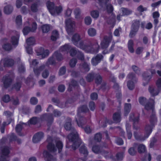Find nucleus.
<instances>
[{
    "label": "nucleus",
    "mask_w": 161,
    "mask_h": 161,
    "mask_svg": "<svg viewBox=\"0 0 161 161\" xmlns=\"http://www.w3.org/2000/svg\"><path fill=\"white\" fill-rule=\"evenodd\" d=\"M89 109L86 105H83L78 108V114L75 119L79 127L82 128L86 121L85 119L81 116V113L86 112Z\"/></svg>",
    "instance_id": "obj_5"
},
{
    "label": "nucleus",
    "mask_w": 161,
    "mask_h": 161,
    "mask_svg": "<svg viewBox=\"0 0 161 161\" xmlns=\"http://www.w3.org/2000/svg\"><path fill=\"white\" fill-rule=\"evenodd\" d=\"M14 63V61L13 60L8 58H5L4 59H2L0 61V71H2L3 70V66H11L13 65Z\"/></svg>",
    "instance_id": "obj_15"
},
{
    "label": "nucleus",
    "mask_w": 161,
    "mask_h": 161,
    "mask_svg": "<svg viewBox=\"0 0 161 161\" xmlns=\"http://www.w3.org/2000/svg\"><path fill=\"white\" fill-rule=\"evenodd\" d=\"M38 64L39 62L36 59H34L31 63L30 62V67L33 68L34 73L36 75H38L45 67V65L43 64L40 66L38 68L35 69V67Z\"/></svg>",
    "instance_id": "obj_11"
},
{
    "label": "nucleus",
    "mask_w": 161,
    "mask_h": 161,
    "mask_svg": "<svg viewBox=\"0 0 161 161\" xmlns=\"http://www.w3.org/2000/svg\"><path fill=\"white\" fill-rule=\"evenodd\" d=\"M47 6L49 12L52 15H58L63 11V8L61 6L54 7L53 3L47 2Z\"/></svg>",
    "instance_id": "obj_6"
},
{
    "label": "nucleus",
    "mask_w": 161,
    "mask_h": 161,
    "mask_svg": "<svg viewBox=\"0 0 161 161\" xmlns=\"http://www.w3.org/2000/svg\"><path fill=\"white\" fill-rule=\"evenodd\" d=\"M19 40V34L17 33L15 36H13L11 37V42L13 46H16L18 44Z\"/></svg>",
    "instance_id": "obj_30"
},
{
    "label": "nucleus",
    "mask_w": 161,
    "mask_h": 161,
    "mask_svg": "<svg viewBox=\"0 0 161 161\" xmlns=\"http://www.w3.org/2000/svg\"><path fill=\"white\" fill-rule=\"evenodd\" d=\"M71 119L70 118H68L67 121L64 125L66 130H71L72 131L67 136L69 141H67L66 147L70 148L71 147L72 148L75 150L79 147L80 145H81L80 148V152L81 153L84 155L85 157L82 160L83 161H85L86 160V157L88 154L87 150L84 143L82 142L81 140L79 138L76 130L71 127Z\"/></svg>",
    "instance_id": "obj_1"
},
{
    "label": "nucleus",
    "mask_w": 161,
    "mask_h": 161,
    "mask_svg": "<svg viewBox=\"0 0 161 161\" xmlns=\"http://www.w3.org/2000/svg\"><path fill=\"white\" fill-rule=\"evenodd\" d=\"M112 38L111 35L109 36H104L103 41L101 43V46L102 48H106L108 47L109 43L111 42Z\"/></svg>",
    "instance_id": "obj_20"
},
{
    "label": "nucleus",
    "mask_w": 161,
    "mask_h": 161,
    "mask_svg": "<svg viewBox=\"0 0 161 161\" xmlns=\"http://www.w3.org/2000/svg\"><path fill=\"white\" fill-rule=\"evenodd\" d=\"M94 77V75L93 73H90L88 75L86 79L88 81L90 82L93 80Z\"/></svg>",
    "instance_id": "obj_57"
},
{
    "label": "nucleus",
    "mask_w": 161,
    "mask_h": 161,
    "mask_svg": "<svg viewBox=\"0 0 161 161\" xmlns=\"http://www.w3.org/2000/svg\"><path fill=\"white\" fill-rule=\"evenodd\" d=\"M140 25V21H135L132 25V29L130 32V36L132 38L136 35L137 31Z\"/></svg>",
    "instance_id": "obj_19"
},
{
    "label": "nucleus",
    "mask_w": 161,
    "mask_h": 161,
    "mask_svg": "<svg viewBox=\"0 0 161 161\" xmlns=\"http://www.w3.org/2000/svg\"><path fill=\"white\" fill-rule=\"evenodd\" d=\"M37 8V4L36 3H34L31 6V10L33 12H36L38 10Z\"/></svg>",
    "instance_id": "obj_55"
},
{
    "label": "nucleus",
    "mask_w": 161,
    "mask_h": 161,
    "mask_svg": "<svg viewBox=\"0 0 161 161\" xmlns=\"http://www.w3.org/2000/svg\"><path fill=\"white\" fill-rule=\"evenodd\" d=\"M50 27L51 26L49 25L45 24L43 25L42 27L43 32L44 33L48 32L50 30Z\"/></svg>",
    "instance_id": "obj_42"
},
{
    "label": "nucleus",
    "mask_w": 161,
    "mask_h": 161,
    "mask_svg": "<svg viewBox=\"0 0 161 161\" xmlns=\"http://www.w3.org/2000/svg\"><path fill=\"white\" fill-rule=\"evenodd\" d=\"M149 91L151 95L153 96L157 95L158 93V90L155 89L153 86H150Z\"/></svg>",
    "instance_id": "obj_36"
},
{
    "label": "nucleus",
    "mask_w": 161,
    "mask_h": 161,
    "mask_svg": "<svg viewBox=\"0 0 161 161\" xmlns=\"http://www.w3.org/2000/svg\"><path fill=\"white\" fill-rule=\"evenodd\" d=\"M115 141L116 143L118 145H121L123 144V141L120 138H117Z\"/></svg>",
    "instance_id": "obj_64"
},
{
    "label": "nucleus",
    "mask_w": 161,
    "mask_h": 161,
    "mask_svg": "<svg viewBox=\"0 0 161 161\" xmlns=\"http://www.w3.org/2000/svg\"><path fill=\"white\" fill-rule=\"evenodd\" d=\"M21 82L17 81L14 86L13 88L17 91H18L21 87Z\"/></svg>",
    "instance_id": "obj_52"
},
{
    "label": "nucleus",
    "mask_w": 161,
    "mask_h": 161,
    "mask_svg": "<svg viewBox=\"0 0 161 161\" xmlns=\"http://www.w3.org/2000/svg\"><path fill=\"white\" fill-rule=\"evenodd\" d=\"M136 151L134 147H132L130 148L128 150V153L129 154L132 156L135 155L136 153Z\"/></svg>",
    "instance_id": "obj_59"
},
{
    "label": "nucleus",
    "mask_w": 161,
    "mask_h": 161,
    "mask_svg": "<svg viewBox=\"0 0 161 161\" xmlns=\"http://www.w3.org/2000/svg\"><path fill=\"white\" fill-rule=\"evenodd\" d=\"M15 22L17 25L19 27L22 24V19L21 16L18 15L16 18Z\"/></svg>",
    "instance_id": "obj_43"
},
{
    "label": "nucleus",
    "mask_w": 161,
    "mask_h": 161,
    "mask_svg": "<svg viewBox=\"0 0 161 161\" xmlns=\"http://www.w3.org/2000/svg\"><path fill=\"white\" fill-rule=\"evenodd\" d=\"M92 19L90 16H87L85 19V22L86 25H90L92 22Z\"/></svg>",
    "instance_id": "obj_50"
},
{
    "label": "nucleus",
    "mask_w": 161,
    "mask_h": 161,
    "mask_svg": "<svg viewBox=\"0 0 161 161\" xmlns=\"http://www.w3.org/2000/svg\"><path fill=\"white\" fill-rule=\"evenodd\" d=\"M47 141L48 144L47 146V148L51 152L55 153L58 150V153H60L63 147V144L61 141L58 138L53 139L51 137L47 138Z\"/></svg>",
    "instance_id": "obj_4"
},
{
    "label": "nucleus",
    "mask_w": 161,
    "mask_h": 161,
    "mask_svg": "<svg viewBox=\"0 0 161 161\" xmlns=\"http://www.w3.org/2000/svg\"><path fill=\"white\" fill-rule=\"evenodd\" d=\"M124 156V153L123 152L119 153L116 154V158L118 160H122Z\"/></svg>",
    "instance_id": "obj_54"
},
{
    "label": "nucleus",
    "mask_w": 161,
    "mask_h": 161,
    "mask_svg": "<svg viewBox=\"0 0 161 161\" xmlns=\"http://www.w3.org/2000/svg\"><path fill=\"white\" fill-rule=\"evenodd\" d=\"M13 77V74L12 73H9L3 77L2 81L5 87H8L11 85Z\"/></svg>",
    "instance_id": "obj_14"
},
{
    "label": "nucleus",
    "mask_w": 161,
    "mask_h": 161,
    "mask_svg": "<svg viewBox=\"0 0 161 161\" xmlns=\"http://www.w3.org/2000/svg\"><path fill=\"white\" fill-rule=\"evenodd\" d=\"M102 80L101 76L99 75H97L96 76L95 82L97 84L101 83Z\"/></svg>",
    "instance_id": "obj_56"
},
{
    "label": "nucleus",
    "mask_w": 161,
    "mask_h": 161,
    "mask_svg": "<svg viewBox=\"0 0 161 161\" xmlns=\"http://www.w3.org/2000/svg\"><path fill=\"white\" fill-rule=\"evenodd\" d=\"M139 118V115L136 114L135 115L134 114L131 113L130 114L129 120L130 121H133V129L136 130V131H134V136L135 138L137 140L143 141L148 138L151 133L153 127L157 123V119L155 117V114L153 113L150 117V121L151 125H146L145 128L144 136H142L137 131L139 129V127L136 126V125L138 122Z\"/></svg>",
    "instance_id": "obj_2"
},
{
    "label": "nucleus",
    "mask_w": 161,
    "mask_h": 161,
    "mask_svg": "<svg viewBox=\"0 0 161 161\" xmlns=\"http://www.w3.org/2000/svg\"><path fill=\"white\" fill-rule=\"evenodd\" d=\"M95 139L97 142H100L102 138V135L100 133H98L96 134L95 136Z\"/></svg>",
    "instance_id": "obj_58"
},
{
    "label": "nucleus",
    "mask_w": 161,
    "mask_h": 161,
    "mask_svg": "<svg viewBox=\"0 0 161 161\" xmlns=\"http://www.w3.org/2000/svg\"><path fill=\"white\" fill-rule=\"evenodd\" d=\"M92 150L94 153H98L101 152L100 147L96 145H93Z\"/></svg>",
    "instance_id": "obj_41"
},
{
    "label": "nucleus",
    "mask_w": 161,
    "mask_h": 161,
    "mask_svg": "<svg viewBox=\"0 0 161 161\" xmlns=\"http://www.w3.org/2000/svg\"><path fill=\"white\" fill-rule=\"evenodd\" d=\"M133 41L130 40L129 41L128 44V48L129 51L131 53L134 52V49L133 48Z\"/></svg>",
    "instance_id": "obj_38"
},
{
    "label": "nucleus",
    "mask_w": 161,
    "mask_h": 161,
    "mask_svg": "<svg viewBox=\"0 0 161 161\" xmlns=\"http://www.w3.org/2000/svg\"><path fill=\"white\" fill-rule=\"evenodd\" d=\"M65 24L66 31L69 35H71L74 31L75 23L73 20L69 19L66 20Z\"/></svg>",
    "instance_id": "obj_12"
},
{
    "label": "nucleus",
    "mask_w": 161,
    "mask_h": 161,
    "mask_svg": "<svg viewBox=\"0 0 161 161\" xmlns=\"http://www.w3.org/2000/svg\"><path fill=\"white\" fill-rule=\"evenodd\" d=\"M71 46L69 44H65L64 46H62L60 48L59 52H64L65 53H67L70 49Z\"/></svg>",
    "instance_id": "obj_27"
},
{
    "label": "nucleus",
    "mask_w": 161,
    "mask_h": 161,
    "mask_svg": "<svg viewBox=\"0 0 161 161\" xmlns=\"http://www.w3.org/2000/svg\"><path fill=\"white\" fill-rule=\"evenodd\" d=\"M146 147L143 144H140L138 147V151L139 153H144L146 151Z\"/></svg>",
    "instance_id": "obj_44"
},
{
    "label": "nucleus",
    "mask_w": 161,
    "mask_h": 161,
    "mask_svg": "<svg viewBox=\"0 0 161 161\" xmlns=\"http://www.w3.org/2000/svg\"><path fill=\"white\" fill-rule=\"evenodd\" d=\"M11 101L13 104L14 105H18L19 104V99L17 97L12 98Z\"/></svg>",
    "instance_id": "obj_62"
},
{
    "label": "nucleus",
    "mask_w": 161,
    "mask_h": 161,
    "mask_svg": "<svg viewBox=\"0 0 161 161\" xmlns=\"http://www.w3.org/2000/svg\"><path fill=\"white\" fill-rule=\"evenodd\" d=\"M155 73V71L154 69L149 70L146 73H144L143 74V77L144 80L143 85L145 86V82L147 83L151 79L152 75Z\"/></svg>",
    "instance_id": "obj_17"
},
{
    "label": "nucleus",
    "mask_w": 161,
    "mask_h": 161,
    "mask_svg": "<svg viewBox=\"0 0 161 161\" xmlns=\"http://www.w3.org/2000/svg\"><path fill=\"white\" fill-rule=\"evenodd\" d=\"M123 14L122 15H128L130 14L132 11L127 8H122L121 9Z\"/></svg>",
    "instance_id": "obj_47"
},
{
    "label": "nucleus",
    "mask_w": 161,
    "mask_h": 161,
    "mask_svg": "<svg viewBox=\"0 0 161 161\" xmlns=\"http://www.w3.org/2000/svg\"><path fill=\"white\" fill-rule=\"evenodd\" d=\"M66 71V67L65 66H63L61 68L59 71V75H62L65 73Z\"/></svg>",
    "instance_id": "obj_53"
},
{
    "label": "nucleus",
    "mask_w": 161,
    "mask_h": 161,
    "mask_svg": "<svg viewBox=\"0 0 161 161\" xmlns=\"http://www.w3.org/2000/svg\"><path fill=\"white\" fill-rule=\"evenodd\" d=\"M113 119L116 122H119L121 121L120 112H119L114 113L113 116Z\"/></svg>",
    "instance_id": "obj_32"
},
{
    "label": "nucleus",
    "mask_w": 161,
    "mask_h": 161,
    "mask_svg": "<svg viewBox=\"0 0 161 161\" xmlns=\"http://www.w3.org/2000/svg\"><path fill=\"white\" fill-rule=\"evenodd\" d=\"M131 125L128 124L126 125V128L127 132V135L128 139H131L132 136V133L130 130Z\"/></svg>",
    "instance_id": "obj_33"
},
{
    "label": "nucleus",
    "mask_w": 161,
    "mask_h": 161,
    "mask_svg": "<svg viewBox=\"0 0 161 161\" xmlns=\"http://www.w3.org/2000/svg\"><path fill=\"white\" fill-rule=\"evenodd\" d=\"M43 155L45 160L47 161H56V158L47 151H45L43 152Z\"/></svg>",
    "instance_id": "obj_24"
},
{
    "label": "nucleus",
    "mask_w": 161,
    "mask_h": 161,
    "mask_svg": "<svg viewBox=\"0 0 161 161\" xmlns=\"http://www.w3.org/2000/svg\"><path fill=\"white\" fill-rule=\"evenodd\" d=\"M26 45H25L26 50L27 53L31 54L33 51L31 46L35 44V39L33 37H31L26 40Z\"/></svg>",
    "instance_id": "obj_13"
},
{
    "label": "nucleus",
    "mask_w": 161,
    "mask_h": 161,
    "mask_svg": "<svg viewBox=\"0 0 161 161\" xmlns=\"http://www.w3.org/2000/svg\"><path fill=\"white\" fill-rule=\"evenodd\" d=\"M138 101L139 103L144 106L146 110L152 109L153 111L154 104V101L153 99H150L149 101H148L145 97H141L139 98Z\"/></svg>",
    "instance_id": "obj_8"
},
{
    "label": "nucleus",
    "mask_w": 161,
    "mask_h": 161,
    "mask_svg": "<svg viewBox=\"0 0 161 161\" xmlns=\"http://www.w3.org/2000/svg\"><path fill=\"white\" fill-rule=\"evenodd\" d=\"M80 36L78 34H75L73 35L72 38L73 43L76 46L84 50L86 52L91 53H97L99 49V46L97 43L95 45L96 48H94L91 46H88L85 44L82 41H80Z\"/></svg>",
    "instance_id": "obj_3"
},
{
    "label": "nucleus",
    "mask_w": 161,
    "mask_h": 161,
    "mask_svg": "<svg viewBox=\"0 0 161 161\" xmlns=\"http://www.w3.org/2000/svg\"><path fill=\"white\" fill-rule=\"evenodd\" d=\"M27 123H20L19 124L17 125L16 127V130L17 132L20 136H22L20 132L23 127L24 125H27Z\"/></svg>",
    "instance_id": "obj_31"
},
{
    "label": "nucleus",
    "mask_w": 161,
    "mask_h": 161,
    "mask_svg": "<svg viewBox=\"0 0 161 161\" xmlns=\"http://www.w3.org/2000/svg\"><path fill=\"white\" fill-rule=\"evenodd\" d=\"M43 136L44 134L42 132H38L34 136L32 139L33 142L34 143H37L43 138Z\"/></svg>",
    "instance_id": "obj_23"
},
{
    "label": "nucleus",
    "mask_w": 161,
    "mask_h": 161,
    "mask_svg": "<svg viewBox=\"0 0 161 161\" xmlns=\"http://www.w3.org/2000/svg\"><path fill=\"white\" fill-rule=\"evenodd\" d=\"M89 107L91 110H94L95 108V105L94 102H90L89 103Z\"/></svg>",
    "instance_id": "obj_63"
},
{
    "label": "nucleus",
    "mask_w": 161,
    "mask_h": 161,
    "mask_svg": "<svg viewBox=\"0 0 161 161\" xmlns=\"http://www.w3.org/2000/svg\"><path fill=\"white\" fill-rule=\"evenodd\" d=\"M80 68L83 72H88L90 70L89 64L86 62H84L82 64L80 65Z\"/></svg>",
    "instance_id": "obj_28"
},
{
    "label": "nucleus",
    "mask_w": 161,
    "mask_h": 161,
    "mask_svg": "<svg viewBox=\"0 0 161 161\" xmlns=\"http://www.w3.org/2000/svg\"><path fill=\"white\" fill-rule=\"evenodd\" d=\"M63 58L61 54L56 52L53 54L52 56L50 57L46 62L45 66H49V65H54L56 64V59L58 61L63 59Z\"/></svg>",
    "instance_id": "obj_7"
},
{
    "label": "nucleus",
    "mask_w": 161,
    "mask_h": 161,
    "mask_svg": "<svg viewBox=\"0 0 161 161\" xmlns=\"http://www.w3.org/2000/svg\"><path fill=\"white\" fill-rule=\"evenodd\" d=\"M90 14L93 18L97 19L99 17V12L97 10H93L91 11Z\"/></svg>",
    "instance_id": "obj_39"
},
{
    "label": "nucleus",
    "mask_w": 161,
    "mask_h": 161,
    "mask_svg": "<svg viewBox=\"0 0 161 161\" xmlns=\"http://www.w3.org/2000/svg\"><path fill=\"white\" fill-rule=\"evenodd\" d=\"M103 58V56L101 54L97 55L95 57L92 58V64L93 66H96L100 62Z\"/></svg>",
    "instance_id": "obj_25"
},
{
    "label": "nucleus",
    "mask_w": 161,
    "mask_h": 161,
    "mask_svg": "<svg viewBox=\"0 0 161 161\" xmlns=\"http://www.w3.org/2000/svg\"><path fill=\"white\" fill-rule=\"evenodd\" d=\"M2 99L4 102L8 103L10 100V97L8 95H6L3 97Z\"/></svg>",
    "instance_id": "obj_60"
},
{
    "label": "nucleus",
    "mask_w": 161,
    "mask_h": 161,
    "mask_svg": "<svg viewBox=\"0 0 161 161\" xmlns=\"http://www.w3.org/2000/svg\"><path fill=\"white\" fill-rule=\"evenodd\" d=\"M59 37V34L58 31L56 30H54L52 31L51 37V40L53 41H56Z\"/></svg>",
    "instance_id": "obj_35"
},
{
    "label": "nucleus",
    "mask_w": 161,
    "mask_h": 161,
    "mask_svg": "<svg viewBox=\"0 0 161 161\" xmlns=\"http://www.w3.org/2000/svg\"><path fill=\"white\" fill-rule=\"evenodd\" d=\"M3 48L6 51H9L12 49V46L10 44L7 43L3 46Z\"/></svg>",
    "instance_id": "obj_48"
},
{
    "label": "nucleus",
    "mask_w": 161,
    "mask_h": 161,
    "mask_svg": "<svg viewBox=\"0 0 161 161\" xmlns=\"http://www.w3.org/2000/svg\"><path fill=\"white\" fill-rule=\"evenodd\" d=\"M30 102L31 104L35 105L37 103L38 100L35 97H32L30 100Z\"/></svg>",
    "instance_id": "obj_61"
},
{
    "label": "nucleus",
    "mask_w": 161,
    "mask_h": 161,
    "mask_svg": "<svg viewBox=\"0 0 161 161\" xmlns=\"http://www.w3.org/2000/svg\"><path fill=\"white\" fill-rule=\"evenodd\" d=\"M87 33L89 36L93 37L95 36L97 34L96 30L93 28H91L87 30Z\"/></svg>",
    "instance_id": "obj_34"
},
{
    "label": "nucleus",
    "mask_w": 161,
    "mask_h": 161,
    "mask_svg": "<svg viewBox=\"0 0 161 161\" xmlns=\"http://www.w3.org/2000/svg\"><path fill=\"white\" fill-rule=\"evenodd\" d=\"M100 5L102 7H103V5H105L106 6V9L108 13H111L113 10V8L112 5L109 3L107 4V2L109 0H98Z\"/></svg>",
    "instance_id": "obj_21"
},
{
    "label": "nucleus",
    "mask_w": 161,
    "mask_h": 161,
    "mask_svg": "<svg viewBox=\"0 0 161 161\" xmlns=\"http://www.w3.org/2000/svg\"><path fill=\"white\" fill-rule=\"evenodd\" d=\"M37 55H41L42 59L45 58L48 56L49 51L47 49L44 50L43 48L40 47L35 50Z\"/></svg>",
    "instance_id": "obj_18"
},
{
    "label": "nucleus",
    "mask_w": 161,
    "mask_h": 161,
    "mask_svg": "<svg viewBox=\"0 0 161 161\" xmlns=\"http://www.w3.org/2000/svg\"><path fill=\"white\" fill-rule=\"evenodd\" d=\"M77 86V82L74 80H72L71 83L69 84V87L68 88V91H71L72 90L73 87L74 88L76 86Z\"/></svg>",
    "instance_id": "obj_40"
},
{
    "label": "nucleus",
    "mask_w": 161,
    "mask_h": 161,
    "mask_svg": "<svg viewBox=\"0 0 161 161\" xmlns=\"http://www.w3.org/2000/svg\"><path fill=\"white\" fill-rule=\"evenodd\" d=\"M39 120L40 119L37 118V117H34L31 119L29 121L27 124H28V125H29V123L31 124H35L38 121H39Z\"/></svg>",
    "instance_id": "obj_45"
},
{
    "label": "nucleus",
    "mask_w": 161,
    "mask_h": 161,
    "mask_svg": "<svg viewBox=\"0 0 161 161\" xmlns=\"http://www.w3.org/2000/svg\"><path fill=\"white\" fill-rule=\"evenodd\" d=\"M77 62L76 59L73 58L70 61L69 63L70 66L71 67H75L77 63Z\"/></svg>",
    "instance_id": "obj_51"
},
{
    "label": "nucleus",
    "mask_w": 161,
    "mask_h": 161,
    "mask_svg": "<svg viewBox=\"0 0 161 161\" xmlns=\"http://www.w3.org/2000/svg\"><path fill=\"white\" fill-rule=\"evenodd\" d=\"M81 11L79 8H76L74 11V13L75 18L76 19H79L80 18V14Z\"/></svg>",
    "instance_id": "obj_46"
},
{
    "label": "nucleus",
    "mask_w": 161,
    "mask_h": 161,
    "mask_svg": "<svg viewBox=\"0 0 161 161\" xmlns=\"http://www.w3.org/2000/svg\"><path fill=\"white\" fill-rule=\"evenodd\" d=\"M127 79L129 80L127 84L128 87L130 90H132L134 88V84L137 80V79L132 73H129L128 75Z\"/></svg>",
    "instance_id": "obj_10"
},
{
    "label": "nucleus",
    "mask_w": 161,
    "mask_h": 161,
    "mask_svg": "<svg viewBox=\"0 0 161 161\" xmlns=\"http://www.w3.org/2000/svg\"><path fill=\"white\" fill-rule=\"evenodd\" d=\"M41 121L46 120L48 123H51L53 121V118L52 114L48 115L44 114L42 115L41 118Z\"/></svg>",
    "instance_id": "obj_26"
},
{
    "label": "nucleus",
    "mask_w": 161,
    "mask_h": 161,
    "mask_svg": "<svg viewBox=\"0 0 161 161\" xmlns=\"http://www.w3.org/2000/svg\"><path fill=\"white\" fill-rule=\"evenodd\" d=\"M13 10V7L10 5L6 6L4 8V12L7 14H10Z\"/></svg>",
    "instance_id": "obj_37"
},
{
    "label": "nucleus",
    "mask_w": 161,
    "mask_h": 161,
    "mask_svg": "<svg viewBox=\"0 0 161 161\" xmlns=\"http://www.w3.org/2000/svg\"><path fill=\"white\" fill-rule=\"evenodd\" d=\"M69 53L70 55L72 56L76 55L77 58L80 60H82L84 59L83 54L80 51L76 50L75 48L71 47L69 49Z\"/></svg>",
    "instance_id": "obj_16"
},
{
    "label": "nucleus",
    "mask_w": 161,
    "mask_h": 161,
    "mask_svg": "<svg viewBox=\"0 0 161 161\" xmlns=\"http://www.w3.org/2000/svg\"><path fill=\"white\" fill-rule=\"evenodd\" d=\"M49 72L47 69H45L42 73V75L44 78H47L49 76Z\"/></svg>",
    "instance_id": "obj_49"
},
{
    "label": "nucleus",
    "mask_w": 161,
    "mask_h": 161,
    "mask_svg": "<svg viewBox=\"0 0 161 161\" xmlns=\"http://www.w3.org/2000/svg\"><path fill=\"white\" fill-rule=\"evenodd\" d=\"M37 27V25L36 23L33 22L32 25V27L30 29L28 27H25L23 29V32L24 35H27L30 31H35Z\"/></svg>",
    "instance_id": "obj_22"
},
{
    "label": "nucleus",
    "mask_w": 161,
    "mask_h": 161,
    "mask_svg": "<svg viewBox=\"0 0 161 161\" xmlns=\"http://www.w3.org/2000/svg\"><path fill=\"white\" fill-rule=\"evenodd\" d=\"M10 147H4L2 148L1 155L0 158V161H9L8 159L9 154L10 152Z\"/></svg>",
    "instance_id": "obj_9"
},
{
    "label": "nucleus",
    "mask_w": 161,
    "mask_h": 161,
    "mask_svg": "<svg viewBox=\"0 0 161 161\" xmlns=\"http://www.w3.org/2000/svg\"><path fill=\"white\" fill-rule=\"evenodd\" d=\"M131 108V105L130 103H125L124 107V115L126 116L130 112Z\"/></svg>",
    "instance_id": "obj_29"
}]
</instances>
